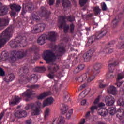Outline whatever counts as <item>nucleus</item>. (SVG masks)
Here are the masks:
<instances>
[{
  "label": "nucleus",
  "instance_id": "aec40b11",
  "mask_svg": "<svg viewBox=\"0 0 124 124\" xmlns=\"http://www.w3.org/2000/svg\"><path fill=\"white\" fill-rule=\"evenodd\" d=\"M54 101V99L53 98H48L46 100L44 101L43 107H45L46 106H48V105H51Z\"/></svg>",
  "mask_w": 124,
  "mask_h": 124
},
{
  "label": "nucleus",
  "instance_id": "09e8293b",
  "mask_svg": "<svg viewBox=\"0 0 124 124\" xmlns=\"http://www.w3.org/2000/svg\"><path fill=\"white\" fill-rule=\"evenodd\" d=\"M1 56L2 57V58H4V59H8V52L7 51H3L1 53Z\"/></svg>",
  "mask_w": 124,
  "mask_h": 124
},
{
  "label": "nucleus",
  "instance_id": "393cba45",
  "mask_svg": "<svg viewBox=\"0 0 124 124\" xmlns=\"http://www.w3.org/2000/svg\"><path fill=\"white\" fill-rule=\"evenodd\" d=\"M11 9L12 10H15L17 12H19L21 10V6L19 5H17L16 4H12L10 5Z\"/></svg>",
  "mask_w": 124,
  "mask_h": 124
},
{
  "label": "nucleus",
  "instance_id": "5701e85b",
  "mask_svg": "<svg viewBox=\"0 0 124 124\" xmlns=\"http://www.w3.org/2000/svg\"><path fill=\"white\" fill-rule=\"evenodd\" d=\"M46 36L45 35H41L39 37L37 40V43L39 45H43L45 43V40H46Z\"/></svg>",
  "mask_w": 124,
  "mask_h": 124
},
{
  "label": "nucleus",
  "instance_id": "58836bf2",
  "mask_svg": "<svg viewBox=\"0 0 124 124\" xmlns=\"http://www.w3.org/2000/svg\"><path fill=\"white\" fill-rule=\"evenodd\" d=\"M9 79L8 80H6V78L5 79V82H11V81H13L14 78H15V76L13 74H10L8 76Z\"/></svg>",
  "mask_w": 124,
  "mask_h": 124
},
{
  "label": "nucleus",
  "instance_id": "6e6d98bb",
  "mask_svg": "<svg viewBox=\"0 0 124 124\" xmlns=\"http://www.w3.org/2000/svg\"><path fill=\"white\" fill-rule=\"evenodd\" d=\"M90 109L91 113H92V114H93V113H94V110H96L97 109V106H92V107H90Z\"/></svg>",
  "mask_w": 124,
  "mask_h": 124
},
{
  "label": "nucleus",
  "instance_id": "052dcab7",
  "mask_svg": "<svg viewBox=\"0 0 124 124\" xmlns=\"http://www.w3.org/2000/svg\"><path fill=\"white\" fill-rule=\"evenodd\" d=\"M100 99V97L98 96L94 101L93 104L96 105V104H98V102H99V100Z\"/></svg>",
  "mask_w": 124,
  "mask_h": 124
},
{
  "label": "nucleus",
  "instance_id": "c756f323",
  "mask_svg": "<svg viewBox=\"0 0 124 124\" xmlns=\"http://www.w3.org/2000/svg\"><path fill=\"white\" fill-rule=\"evenodd\" d=\"M99 115L102 117H105L108 114V110L107 109H103V108H99L98 110Z\"/></svg>",
  "mask_w": 124,
  "mask_h": 124
},
{
  "label": "nucleus",
  "instance_id": "69168bd1",
  "mask_svg": "<svg viewBox=\"0 0 124 124\" xmlns=\"http://www.w3.org/2000/svg\"><path fill=\"white\" fill-rule=\"evenodd\" d=\"M10 14L11 16H15V15H16V11L15 10H12V11L10 12Z\"/></svg>",
  "mask_w": 124,
  "mask_h": 124
},
{
  "label": "nucleus",
  "instance_id": "4d7b16f0",
  "mask_svg": "<svg viewBox=\"0 0 124 124\" xmlns=\"http://www.w3.org/2000/svg\"><path fill=\"white\" fill-rule=\"evenodd\" d=\"M101 8L103 11H106V10H107V6H106V4H105V3L103 2L101 4Z\"/></svg>",
  "mask_w": 124,
  "mask_h": 124
},
{
  "label": "nucleus",
  "instance_id": "6e6552de",
  "mask_svg": "<svg viewBox=\"0 0 124 124\" xmlns=\"http://www.w3.org/2000/svg\"><path fill=\"white\" fill-rule=\"evenodd\" d=\"M94 49H93V48H91L84 54L83 55L84 62H89L92 59V57L93 56V53H94Z\"/></svg>",
  "mask_w": 124,
  "mask_h": 124
},
{
  "label": "nucleus",
  "instance_id": "9b49d317",
  "mask_svg": "<svg viewBox=\"0 0 124 124\" xmlns=\"http://www.w3.org/2000/svg\"><path fill=\"white\" fill-rule=\"evenodd\" d=\"M35 74H32L30 75H28L27 77L21 76L20 78L22 82H25V81H31V79H35Z\"/></svg>",
  "mask_w": 124,
  "mask_h": 124
},
{
  "label": "nucleus",
  "instance_id": "39448f33",
  "mask_svg": "<svg viewBox=\"0 0 124 124\" xmlns=\"http://www.w3.org/2000/svg\"><path fill=\"white\" fill-rule=\"evenodd\" d=\"M26 42H27L26 39H24V37L22 36H19L16 39V41L14 42V43H10V46L13 49H16V48L19 46L23 47V46L22 44L26 43Z\"/></svg>",
  "mask_w": 124,
  "mask_h": 124
},
{
  "label": "nucleus",
  "instance_id": "a18cd8bd",
  "mask_svg": "<svg viewBox=\"0 0 124 124\" xmlns=\"http://www.w3.org/2000/svg\"><path fill=\"white\" fill-rule=\"evenodd\" d=\"M119 23V19H117L115 18L113 20H112V24L113 25V28H116L117 26H118V24Z\"/></svg>",
  "mask_w": 124,
  "mask_h": 124
},
{
  "label": "nucleus",
  "instance_id": "9d476101",
  "mask_svg": "<svg viewBox=\"0 0 124 124\" xmlns=\"http://www.w3.org/2000/svg\"><path fill=\"white\" fill-rule=\"evenodd\" d=\"M100 68H101V65L100 63H96L93 66V68L92 70V74L94 75H96L100 72Z\"/></svg>",
  "mask_w": 124,
  "mask_h": 124
},
{
  "label": "nucleus",
  "instance_id": "473e14b6",
  "mask_svg": "<svg viewBox=\"0 0 124 124\" xmlns=\"http://www.w3.org/2000/svg\"><path fill=\"white\" fill-rule=\"evenodd\" d=\"M65 124V118L62 116H59L57 121V124Z\"/></svg>",
  "mask_w": 124,
  "mask_h": 124
},
{
  "label": "nucleus",
  "instance_id": "864d4df0",
  "mask_svg": "<svg viewBox=\"0 0 124 124\" xmlns=\"http://www.w3.org/2000/svg\"><path fill=\"white\" fill-rule=\"evenodd\" d=\"M117 104L118 105H119V106H124V100L123 99H119L117 101Z\"/></svg>",
  "mask_w": 124,
  "mask_h": 124
},
{
  "label": "nucleus",
  "instance_id": "f03ea898",
  "mask_svg": "<svg viewBox=\"0 0 124 124\" xmlns=\"http://www.w3.org/2000/svg\"><path fill=\"white\" fill-rule=\"evenodd\" d=\"M41 106V103L39 102H36L34 104L31 103L30 104H27L25 107V110H29L31 109L32 116H38L39 115V108Z\"/></svg>",
  "mask_w": 124,
  "mask_h": 124
},
{
  "label": "nucleus",
  "instance_id": "6ab92c4d",
  "mask_svg": "<svg viewBox=\"0 0 124 124\" xmlns=\"http://www.w3.org/2000/svg\"><path fill=\"white\" fill-rule=\"evenodd\" d=\"M124 116V109L119 108L117 111H116V117L119 119V120H122Z\"/></svg>",
  "mask_w": 124,
  "mask_h": 124
},
{
  "label": "nucleus",
  "instance_id": "4c0bfd02",
  "mask_svg": "<svg viewBox=\"0 0 124 124\" xmlns=\"http://www.w3.org/2000/svg\"><path fill=\"white\" fill-rule=\"evenodd\" d=\"M95 40H97V39L96 38V36L94 34L89 38L88 43H90V44H92V43H93V42H94Z\"/></svg>",
  "mask_w": 124,
  "mask_h": 124
},
{
  "label": "nucleus",
  "instance_id": "c03bdc74",
  "mask_svg": "<svg viewBox=\"0 0 124 124\" xmlns=\"http://www.w3.org/2000/svg\"><path fill=\"white\" fill-rule=\"evenodd\" d=\"M73 113V110L72 109H71L69 110L68 113L66 114V118L69 120L70 119V117H71V115Z\"/></svg>",
  "mask_w": 124,
  "mask_h": 124
},
{
  "label": "nucleus",
  "instance_id": "4468645a",
  "mask_svg": "<svg viewBox=\"0 0 124 124\" xmlns=\"http://www.w3.org/2000/svg\"><path fill=\"white\" fill-rule=\"evenodd\" d=\"M88 75H89V73L87 72L85 74H83L80 77H78V78H76V80L78 83H82L83 81H85L86 79H87V78L88 77Z\"/></svg>",
  "mask_w": 124,
  "mask_h": 124
},
{
  "label": "nucleus",
  "instance_id": "f3484780",
  "mask_svg": "<svg viewBox=\"0 0 124 124\" xmlns=\"http://www.w3.org/2000/svg\"><path fill=\"white\" fill-rule=\"evenodd\" d=\"M48 68L49 69V70H50L51 73H56V72H57V71H58L59 70V69H60V67H59V66L58 65H52L50 66H48Z\"/></svg>",
  "mask_w": 124,
  "mask_h": 124
},
{
  "label": "nucleus",
  "instance_id": "e2e57ef3",
  "mask_svg": "<svg viewBox=\"0 0 124 124\" xmlns=\"http://www.w3.org/2000/svg\"><path fill=\"white\" fill-rule=\"evenodd\" d=\"M5 75V73L3 69L1 68H0V76H4Z\"/></svg>",
  "mask_w": 124,
  "mask_h": 124
},
{
  "label": "nucleus",
  "instance_id": "338daca9",
  "mask_svg": "<svg viewBox=\"0 0 124 124\" xmlns=\"http://www.w3.org/2000/svg\"><path fill=\"white\" fill-rule=\"evenodd\" d=\"M32 123V121H31V119L27 120L25 121V124H31Z\"/></svg>",
  "mask_w": 124,
  "mask_h": 124
},
{
  "label": "nucleus",
  "instance_id": "a878e982",
  "mask_svg": "<svg viewBox=\"0 0 124 124\" xmlns=\"http://www.w3.org/2000/svg\"><path fill=\"white\" fill-rule=\"evenodd\" d=\"M40 9L41 17H47L48 16V13L47 12V10L46 9V8L44 7H41Z\"/></svg>",
  "mask_w": 124,
  "mask_h": 124
},
{
  "label": "nucleus",
  "instance_id": "bf43d9fd",
  "mask_svg": "<svg viewBox=\"0 0 124 124\" xmlns=\"http://www.w3.org/2000/svg\"><path fill=\"white\" fill-rule=\"evenodd\" d=\"M23 73H24L25 74H27V75H28V74L29 73V68L25 66L23 67Z\"/></svg>",
  "mask_w": 124,
  "mask_h": 124
},
{
  "label": "nucleus",
  "instance_id": "2f4dec72",
  "mask_svg": "<svg viewBox=\"0 0 124 124\" xmlns=\"http://www.w3.org/2000/svg\"><path fill=\"white\" fill-rule=\"evenodd\" d=\"M93 12L94 15L95 16H97L99 14H100V12H101V9L99 8L98 6H96L93 8Z\"/></svg>",
  "mask_w": 124,
  "mask_h": 124
},
{
  "label": "nucleus",
  "instance_id": "1a4fd4ad",
  "mask_svg": "<svg viewBox=\"0 0 124 124\" xmlns=\"http://www.w3.org/2000/svg\"><path fill=\"white\" fill-rule=\"evenodd\" d=\"M107 106H112L115 103V98L111 96H107L105 98Z\"/></svg>",
  "mask_w": 124,
  "mask_h": 124
},
{
  "label": "nucleus",
  "instance_id": "774afa93",
  "mask_svg": "<svg viewBox=\"0 0 124 124\" xmlns=\"http://www.w3.org/2000/svg\"><path fill=\"white\" fill-rule=\"evenodd\" d=\"M48 77L50 79H53L55 77V75L49 73L47 75Z\"/></svg>",
  "mask_w": 124,
  "mask_h": 124
},
{
  "label": "nucleus",
  "instance_id": "7ed1b4c3",
  "mask_svg": "<svg viewBox=\"0 0 124 124\" xmlns=\"http://www.w3.org/2000/svg\"><path fill=\"white\" fill-rule=\"evenodd\" d=\"M57 56L56 54L53 52L52 50H46L44 52V55L43 56V59L46 61L47 63H50V62H53L56 60Z\"/></svg>",
  "mask_w": 124,
  "mask_h": 124
},
{
  "label": "nucleus",
  "instance_id": "412c9836",
  "mask_svg": "<svg viewBox=\"0 0 124 124\" xmlns=\"http://www.w3.org/2000/svg\"><path fill=\"white\" fill-rule=\"evenodd\" d=\"M63 53H65V48L64 47V46H60L58 48L56 56L57 57H61L62 56Z\"/></svg>",
  "mask_w": 124,
  "mask_h": 124
},
{
  "label": "nucleus",
  "instance_id": "72a5a7b5",
  "mask_svg": "<svg viewBox=\"0 0 124 124\" xmlns=\"http://www.w3.org/2000/svg\"><path fill=\"white\" fill-rule=\"evenodd\" d=\"M87 83H91V82L93 81L94 80V78L95 77H94V75H92V74H89L88 73V75H87Z\"/></svg>",
  "mask_w": 124,
  "mask_h": 124
},
{
  "label": "nucleus",
  "instance_id": "5fc2aeb1",
  "mask_svg": "<svg viewBox=\"0 0 124 124\" xmlns=\"http://www.w3.org/2000/svg\"><path fill=\"white\" fill-rule=\"evenodd\" d=\"M88 2V0H79V4L80 6H84Z\"/></svg>",
  "mask_w": 124,
  "mask_h": 124
},
{
  "label": "nucleus",
  "instance_id": "e433bc0d",
  "mask_svg": "<svg viewBox=\"0 0 124 124\" xmlns=\"http://www.w3.org/2000/svg\"><path fill=\"white\" fill-rule=\"evenodd\" d=\"M62 107L61 108V113L62 115H64L67 112V110H68V107L65 105H62Z\"/></svg>",
  "mask_w": 124,
  "mask_h": 124
},
{
  "label": "nucleus",
  "instance_id": "b1692460",
  "mask_svg": "<svg viewBox=\"0 0 124 124\" xmlns=\"http://www.w3.org/2000/svg\"><path fill=\"white\" fill-rule=\"evenodd\" d=\"M8 25V21L5 19L0 18V30H3V27Z\"/></svg>",
  "mask_w": 124,
  "mask_h": 124
},
{
  "label": "nucleus",
  "instance_id": "cd10ccee",
  "mask_svg": "<svg viewBox=\"0 0 124 124\" xmlns=\"http://www.w3.org/2000/svg\"><path fill=\"white\" fill-rule=\"evenodd\" d=\"M24 6H25V10L30 11V10H31V8H32L33 5L31 2L28 1L26 4H23V7Z\"/></svg>",
  "mask_w": 124,
  "mask_h": 124
},
{
  "label": "nucleus",
  "instance_id": "680f3d73",
  "mask_svg": "<svg viewBox=\"0 0 124 124\" xmlns=\"http://www.w3.org/2000/svg\"><path fill=\"white\" fill-rule=\"evenodd\" d=\"M31 89H38L39 88V85L38 84L32 85L30 86Z\"/></svg>",
  "mask_w": 124,
  "mask_h": 124
},
{
  "label": "nucleus",
  "instance_id": "bb28decb",
  "mask_svg": "<svg viewBox=\"0 0 124 124\" xmlns=\"http://www.w3.org/2000/svg\"><path fill=\"white\" fill-rule=\"evenodd\" d=\"M85 69V64H81L78 65L75 70H74V73H78L80 71H82Z\"/></svg>",
  "mask_w": 124,
  "mask_h": 124
},
{
  "label": "nucleus",
  "instance_id": "0eeeda50",
  "mask_svg": "<svg viewBox=\"0 0 124 124\" xmlns=\"http://www.w3.org/2000/svg\"><path fill=\"white\" fill-rule=\"evenodd\" d=\"M46 27V25L44 23L37 24L35 25L33 30L31 31V33H32L33 34H36V33L42 32V31L45 30Z\"/></svg>",
  "mask_w": 124,
  "mask_h": 124
},
{
  "label": "nucleus",
  "instance_id": "f8f14e48",
  "mask_svg": "<svg viewBox=\"0 0 124 124\" xmlns=\"http://www.w3.org/2000/svg\"><path fill=\"white\" fill-rule=\"evenodd\" d=\"M106 33H107V30H102L95 33V36H96V38H97V40H99V39L102 38L103 36H105V35H106Z\"/></svg>",
  "mask_w": 124,
  "mask_h": 124
},
{
  "label": "nucleus",
  "instance_id": "ea45409f",
  "mask_svg": "<svg viewBox=\"0 0 124 124\" xmlns=\"http://www.w3.org/2000/svg\"><path fill=\"white\" fill-rule=\"evenodd\" d=\"M62 28L63 29L64 33H67V32H68V30H69V25H66V24H63Z\"/></svg>",
  "mask_w": 124,
  "mask_h": 124
},
{
  "label": "nucleus",
  "instance_id": "20e7f679",
  "mask_svg": "<svg viewBox=\"0 0 124 124\" xmlns=\"http://www.w3.org/2000/svg\"><path fill=\"white\" fill-rule=\"evenodd\" d=\"M28 51L27 50H20L16 52V51H13L11 52V55L12 56L10 57V59L11 61H15L16 58L17 59H23L24 57L27 56Z\"/></svg>",
  "mask_w": 124,
  "mask_h": 124
},
{
  "label": "nucleus",
  "instance_id": "a211bd4d",
  "mask_svg": "<svg viewBox=\"0 0 124 124\" xmlns=\"http://www.w3.org/2000/svg\"><path fill=\"white\" fill-rule=\"evenodd\" d=\"M108 93L110 94H113L115 95V94H117V90L116 89V87L114 86L111 85L107 89Z\"/></svg>",
  "mask_w": 124,
  "mask_h": 124
},
{
  "label": "nucleus",
  "instance_id": "3c124183",
  "mask_svg": "<svg viewBox=\"0 0 124 124\" xmlns=\"http://www.w3.org/2000/svg\"><path fill=\"white\" fill-rule=\"evenodd\" d=\"M63 95H64V101L66 102L67 100H68V99L69 97H68V92H65L63 93Z\"/></svg>",
  "mask_w": 124,
  "mask_h": 124
},
{
  "label": "nucleus",
  "instance_id": "7c9ffc66",
  "mask_svg": "<svg viewBox=\"0 0 124 124\" xmlns=\"http://www.w3.org/2000/svg\"><path fill=\"white\" fill-rule=\"evenodd\" d=\"M51 94V92H44L41 94L39 96L37 97L38 99H43L45 97H46L48 95Z\"/></svg>",
  "mask_w": 124,
  "mask_h": 124
},
{
  "label": "nucleus",
  "instance_id": "79ce46f5",
  "mask_svg": "<svg viewBox=\"0 0 124 124\" xmlns=\"http://www.w3.org/2000/svg\"><path fill=\"white\" fill-rule=\"evenodd\" d=\"M36 70H37L38 72H44V71L46 70V69L44 67V66L37 67L36 68Z\"/></svg>",
  "mask_w": 124,
  "mask_h": 124
},
{
  "label": "nucleus",
  "instance_id": "a19ab883",
  "mask_svg": "<svg viewBox=\"0 0 124 124\" xmlns=\"http://www.w3.org/2000/svg\"><path fill=\"white\" fill-rule=\"evenodd\" d=\"M32 19L34 21H36V22H38L40 21V17L38 16V15H36L35 14H34L32 16Z\"/></svg>",
  "mask_w": 124,
  "mask_h": 124
},
{
  "label": "nucleus",
  "instance_id": "37998d69",
  "mask_svg": "<svg viewBox=\"0 0 124 124\" xmlns=\"http://www.w3.org/2000/svg\"><path fill=\"white\" fill-rule=\"evenodd\" d=\"M14 115L16 118H17L18 119H21V110H17V111L15 112Z\"/></svg>",
  "mask_w": 124,
  "mask_h": 124
},
{
  "label": "nucleus",
  "instance_id": "4be33fe9",
  "mask_svg": "<svg viewBox=\"0 0 124 124\" xmlns=\"http://www.w3.org/2000/svg\"><path fill=\"white\" fill-rule=\"evenodd\" d=\"M21 100V98L18 96H15V98L9 102L10 105H16L17 103H19Z\"/></svg>",
  "mask_w": 124,
  "mask_h": 124
},
{
  "label": "nucleus",
  "instance_id": "13d9d810",
  "mask_svg": "<svg viewBox=\"0 0 124 124\" xmlns=\"http://www.w3.org/2000/svg\"><path fill=\"white\" fill-rule=\"evenodd\" d=\"M70 31L71 33H73L74 32V28H75V26L73 23H72L70 25Z\"/></svg>",
  "mask_w": 124,
  "mask_h": 124
},
{
  "label": "nucleus",
  "instance_id": "423d86ee",
  "mask_svg": "<svg viewBox=\"0 0 124 124\" xmlns=\"http://www.w3.org/2000/svg\"><path fill=\"white\" fill-rule=\"evenodd\" d=\"M118 64H119V62L117 61H114L113 63L108 65V72L107 73V79H113L114 78L113 72H114V70H115V66H117Z\"/></svg>",
  "mask_w": 124,
  "mask_h": 124
},
{
  "label": "nucleus",
  "instance_id": "dca6fc26",
  "mask_svg": "<svg viewBox=\"0 0 124 124\" xmlns=\"http://www.w3.org/2000/svg\"><path fill=\"white\" fill-rule=\"evenodd\" d=\"M67 19L66 16H59V22L60 23V25L59 26V29H62V25L66 24V21L65 19Z\"/></svg>",
  "mask_w": 124,
  "mask_h": 124
},
{
  "label": "nucleus",
  "instance_id": "0e129e2a",
  "mask_svg": "<svg viewBox=\"0 0 124 124\" xmlns=\"http://www.w3.org/2000/svg\"><path fill=\"white\" fill-rule=\"evenodd\" d=\"M93 16V14H88V15H87V16H86V19H87V20H89V19H92V17Z\"/></svg>",
  "mask_w": 124,
  "mask_h": 124
},
{
  "label": "nucleus",
  "instance_id": "2eb2a0df",
  "mask_svg": "<svg viewBox=\"0 0 124 124\" xmlns=\"http://www.w3.org/2000/svg\"><path fill=\"white\" fill-rule=\"evenodd\" d=\"M8 12V8L6 6H2V4L0 2V16L5 15Z\"/></svg>",
  "mask_w": 124,
  "mask_h": 124
},
{
  "label": "nucleus",
  "instance_id": "c85d7f7f",
  "mask_svg": "<svg viewBox=\"0 0 124 124\" xmlns=\"http://www.w3.org/2000/svg\"><path fill=\"white\" fill-rule=\"evenodd\" d=\"M62 6L64 8H68L71 6V3L69 0H63L62 1Z\"/></svg>",
  "mask_w": 124,
  "mask_h": 124
},
{
  "label": "nucleus",
  "instance_id": "f257e3e1",
  "mask_svg": "<svg viewBox=\"0 0 124 124\" xmlns=\"http://www.w3.org/2000/svg\"><path fill=\"white\" fill-rule=\"evenodd\" d=\"M12 31V27H8L2 32L0 36V49H1L5 45L6 42L9 40Z\"/></svg>",
  "mask_w": 124,
  "mask_h": 124
},
{
  "label": "nucleus",
  "instance_id": "49530a36",
  "mask_svg": "<svg viewBox=\"0 0 124 124\" xmlns=\"http://www.w3.org/2000/svg\"><path fill=\"white\" fill-rule=\"evenodd\" d=\"M66 20H67L68 22H73L75 21V17L73 16H69L67 17Z\"/></svg>",
  "mask_w": 124,
  "mask_h": 124
},
{
  "label": "nucleus",
  "instance_id": "8fccbe9b",
  "mask_svg": "<svg viewBox=\"0 0 124 124\" xmlns=\"http://www.w3.org/2000/svg\"><path fill=\"white\" fill-rule=\"evenodd\" d=\"M124 74L122 73L118 74L117 78V81H120L122 80V79H124Z\"/></svg>",
  "mask_w": 124,
  "mask_h": 124
},
{
  "label": "nucleus",
  "instance_id": "de8ad7c7",
  "mask_svg": "<svg viewBox=\"0 0 124 124\" xmlns=\"http://www.w3.org/2000/svg\"><path fill=\"white\" fill-rule=\"evenodd\" d=\"M50 112V109L48 108H46V111H45V119L46 120L47 117L49 116V113Z\"/></svg>",
  "mask_w": 124,
  "mask_h": 124
},
{
  "label": "nucleus",
  "instance_id": "f704fd0d",
  "mask_svg": "<svg viewBox=\"0 0 124 124\" xmlns=\"http://www.w3.org/2000/svg\"><path fill=\"white\" fill-rule=\"evenodd\" d=\"M31 95H32L31 90H27V91L26 92H24L23 94V96H26L28 98H30Z\"/></svg>",
  "mask_w": 124,
  "mask_h": 124
},
{
  "label": "nucleus",
  "instance_id": "603ef678",
  "mask_svg": "<svg viewBox=\"0 0 124 124\" xmlns=\"http://www.w3.org/2000/svg\"><path fill=\"white\" fill-rule=\"evenodd\" d=\"M21 118H26L27 117V112L25 110H20Z\"/></svg>",
  "mask_w": 124,
  "mask_h": 124
},
{
  "label": "nucleus",
  "instance_id": "ddd939ff",
  "mask_svg": "<svg viewBox=\"0 0 124 124\" xmlns=\"http://www.w3.org/2000/svg\"><path fill=\"white\" fill-rule=\"evenodd\" d=\"M57 37V34L55 32H49L46 36V39L50 41H55Z\"/></svg>",
  "mask_w": 124,
  "mask_h": 124
},
{
  "label": "nucleus",
  "instance_id": "c9c22d12",
  "mask_svg": "<svg viewBox=\"0 0 124 124\" xmlns=\"http://www.w3.org/2000/svg\"><path fill=\"white\" fill-rule=\"evenodd\" d=\"M108 112L111 116H114L116 112H117V109H116V108L115 107H111L108 108Z\"/></svg>",
  "mask_w": 124,
  "mask_h": 124
}]
</instances>
